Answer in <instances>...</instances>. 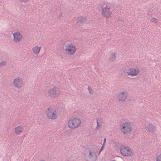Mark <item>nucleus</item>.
<instances>
[{
  "mask_svg": "<svg viewBox=\"0 0 161 161\" xmlns=\"http://www.w3.org/2000/svg\"><path fill=\"white\" fill-rule=\"evenodd\" d=\"M126 91H124L121 92L120 94L118 96V97H119V101H124L127 98L128 95L126 94Z\"/></svg>",
  "mask_w": 161,
  "mask_h": 161,
  "instance_id": "11",
  "label": "nucleus"
},
{
  "mask_svg": "<svg viewBox=\"0 0 161 161\" xmlns=\"http://www.w3.org/2000/svg\"><path fill=\"white\" fill-rule=\"evenodd\" d=\"M97 127H99L100 125H101L99 123H97Z\"/></svg>",
  "mask_w": 161,
  "mask_h": 161,
  "instance_id": "25",
  "label": "nucleus"
},
{
  "mask_svg": "<svg viewBox=\"0 0 161 161\" xmlns=\"http://www.w3.org/2000/svg\"><path fill=\"white\" fill-rule=\"evenodd\" d=\"M13 35L14 37L13 39L14 42H18L21 41L22 36L20 35V32H17L14 33Z\"/></svg>",
  "mask_w": 161,
  "mask_h": 161,
  "instance_id": "10",
  "label": "nucleus"
},
{
  "mask_svg": "<svg viewBox=\"0 0 161 161\" xmlns=\"http://www.w3.org/2000/svg\"><path fill=\"white\" fill-rule=\"evenodd\" d=\"M61 14H59V16H61Z\"/></svg>",
  "mask_w": 161,
  "mask_h": 161,
  "instance_id": "32",
  "label": "nucleus"
},
{
  "mask_svg": "<svg viewBox=\"0 0 161 161\" xmlns=\"http://www.w3.org/2000/svg\"><path fill=\"white\" fill-rule=\"evenodd\" d=\"M121 126L122 128L121 129V131L124 134L127 135L131 132V126L129 123L127 122L123 123L122 125Z\"/></svg>",
  "mask_w": 161,
  "mask_h": 161,
  "instance_id": "6",
  "label": "nucleus"
},
{
  "mask_svg": "<svg viewBox=\"0 0 161 161\" xmlns=\"http://www.w3.org/2000/svg\"><path fill=\"white\" fill-rule=\"evenodd\" d=\"M157 161H161V154L157 157Z\"/></svg>",
  "mask_w": 161,
  "mask_h": 161,
  "instance_id": "20",
  "label": "nucleus"
},
{
  "mask_svg": "<svg viewBox=\"0 0 161 161\" xmlns=\"http://www.w3.org/2000/svg\"><path fill=\"white\" fill-rule=\"evenodd\" d=\"M40 48L41 47H38L37 46L33 47L32 48L33 53L36 54H37L40 50Z\"/></svg>",
  "mask_w": 161,
  "mask_h": 161,
  "instance_id": "16",
  "label": "nucleus"
},
{
  "mask_svg": "<svg viewBox=\"0 0 161 161\" xmlns=\"http://www.w3.org/2000/svg\"><path fill=\"white\" fill-rule=\"evenodd\" d=\"M103 119H101L98 118L97 120V123H99L101 125L102 124V122Z\"/></svg>",
  "mask_w": 161,
  "mask_h": 161,
  "instance_id": "19",
  "label": "nucleus"
},
{
  "mask_svg": "<svg viewBox=\"0 0 161 161\" xmlns=\"http://www.w3.org/2000/svg\"><path fill=\"white\" fill-rule=\"evenodd\" d=\"M88 89L90 91V88H89V87H88Z\"/></svg>",
  "mask_w": 161,
  "mask_h": 161,
  "instance_id": "30",
  "label": "nucleus"
},
{
  "mask_svg": "<svg viewBox=\"0 0 161 161\" xmlns=\"http://www.w3.org/2000/svg\"><path fill=\"white\" fill-rule=\"evenodd\" d=\"M65 47L66 52L70 55L74 54L76 51V47L71 43L65 44Z\"/></svg>",
  "mask_w": 161,
  "mask_h": 161,
  "instance_id": "7",
  "label": "nucleus"
},
{
  "mask_svg": "<svg viewBox=\"0 0 161 161\" xmlns=\"http://www.w3.org/2000/svg\"><path fill=\"white\" fill-rule=\"evenodd\" d=\"M102 14L104 17H108L111 15L112 13V12L109 10H105L104 9V8H102Z\"/></svg>",
  "mask_w": 161,
  "mask_h": 161,
  "instance_id": "12",
  "label": "nucleus"
},
{
  "mask_svg": "<svg viewBox=\"0 0 161 161\" xmlns=\"http://www.w3.org/2000/svg\"><path fill=\"white\" fill-rule=\"evenodd\" d=\"M23 128L22 125H19L15 128V133L19 135L23 131Z\"/></svg>",
  "mask_w": 161,
  "mask_h": 161,
  "instance_id": "14",
  "label": "nucleus"
},
{
  "mask_svg": "<svg viewBox=\"0 0 161 161\" xmlns=\"http://www.w3.org/2000/svg\"><path fill=\"white\" fill-rule=\"evenodd\" d=\"M145 128L150 132H154L156 130V127L152 124H149Z\"/></svg>",
  "mask_w": 161,
  "mask_h": 161,
  "instance_id": "13",
  "label": "nucleus"
},
{
  "mask_svg": "<svg viewBox=\"0 0 161 161\" xmlns=\"http://www.w3.org/2000/svg\"><path fill=\"white\" fill-rule=\"evenodd\" d=\"M124 21V20H122V19H118V21Z\"/></svg>",
  "mask_w": 161,
  "mask_h": 161,
  "instance_id": "24",
  "label": "nucleus"
},
{
  "mask_svg": "<svg viewBox=\"0 0 161 161\" xmlns=\"http://www.w3.org/2000/svg\"><path fill=\"white\" fill-rule=\"evenodd\" d=\"M120 153L123 155L126 156H131V150L128 146H125L124 145L121 146L120 148Z\"/></svg>",
  "mask_w": 161,
  "mask_h": 161,
  "instance_id": "2",
  "label": "nucleus"
},
{
  "mask_svg": "<svg viewBox=\"0 0 161 161\" xmlns=\"http://www.w3.org/2000/svg\"><path fill=\"white\" fill-rule=\"evenodd\" d=\"M87 19L86 17H84L82 16L80 17V18L77 19L76 23L78 24L80 23V24H82L87 21Z\"/></svg>",
  "mask_w": 161,
  "mask_h": 161,
  "instance_id": "15",
  "label": "nucleus"
},
{
  "mask_svg": "<svg viewBox=\"0 0 161 161\" xmlns=\"http://www.w3.org/2000/svg\"><path fill=\"white\" fill-rule=\"evenodd\" d=\"M19 1L21 2H24L25 3H26L28 2L29 0H19Z\"/></svg>",
  "mask_w": 161,
  "mask_h": 161,
  "instance_id": "22",
  "label": "nucleus"
},
{
  "mask_svg": "<svg viewBox=\"0 0 161 161\" xmlns=\"http://www.w3.org/2000/svg\"><path fill=\"white\" fill-rule=\"evenodd\" d=\"M47 116L48 119H54L57 117L56 112L55 109L53 108L47 109L46 112Z\"/></svg>",
  "mask_w": 161,
  "mask_h": 161,
  "instance_id": "4",
  "label": "nucleus"
},
{
  "mask_svg": "<svg viewBox=\"0 0 161 161\" xmlns=\"http://www.w3.org/2000/svg\"><path fill=\"white\" fill-rule=\"evenodd\" d=\"M115 53H113L111 55L110 59L112 61H113L116 58L115 56Z\"/></svg>",
  "mask_w": 161,
  "mask_h": 161,
  "instance_id": "17",
  "label": "nucleus"
},
{
  "mask_svg": "<svg viewBox=\"0 0 161 161\" xmlns=\"http://www.w3.org/2000/svg\"><path fill=\"white\" fill-rule=\"evenodd\" d=\"M6 62L3 61L2 62H1L0 63V66H1V65H3V66L6 65Z\"/></svg>",
  "mask_w": 161,
  "mask_h": 161,
  "instance_id": "21",
  "label": "nucleus"
},
{
  "mask_svg": "<svg viewBox=\"0 0 161 161\" xmlns=\"http://www.w3.org/2000/svg\"><path fill=\"white\" fill-rule=\"evenodd\" d=\"M81 121L79 119H74L70 120L68 123V127L71 129L75 128L81 123Z\"/></svg>",
  "mask_w": 161,
  "mask_h": 161,
  "instance_id": "3",
  "label": "nucleus"
},
{
  "mask_svg": "<svg viewBox=\"0 0 161 161\" xmlns=\"http://www.w3.org/2000/svg\"><path fill=\"white\" fill-rule=\"evenodd\" d=\"M106 138H105L104 140L103 144H105V142H106Z\"/></svg>",
  "mask_w": 161,
  "mask_h": 161,
  "instance_id": "27",
  "label": "nucleus"
},
{
  "mask_svg": "<svg viewBox=\"0 0 161 161\" xmlns=\"http://www.w3.org/2000/svg\"><path fill=\"white\" fill-rule=\"evenodd\" d=\"M14 86L19 89L21 88L23 86V81L22 78L17 77L13 81Z\"/></svg>",
  "mask_w": 161,
  "mask_h": 161,
  "instance_id": "8",
  "label": "nucleus"
},
{
  "mask_svg": "<svg viewBox=\"0 0 161 161\" xmlns=\"http://www.w3.org/2000/svg\"><path fill=\"white\" fill-rule=\"evenodd\" d=\"M103 145H104V144H103L102 147V148L103 147Z\"/></svg>",
  "mask_w": 161,
  "mask_h": 161,
  "instance_id": "31",
  "label": "nucleus"
},
{
  "mask_svg": "<svg viewBox=\"0 0 161 161\" xmlns=\"http://www.w3.org/2000/svg\"><path fill=\"white\" fill-rule=\"evenodd\" d=\"M86 154V158L88 161H96L97 159V154L93 150H91L85 151ZM86 156V155H85Z\"/></svg>",
  "mask_w": 161,
  "mask_h": 161,
  "instance_id": "1",
  "label": "nucleus"
},
{
  "mask_svg": "<svg viewBox=\"0 0 161 161\" xmlns=\"http://www.w3.org/2000/svg\"><path fill=\"white\" fill-rule=\"evenodd\" d=\"M151 21L152 22H154L155 23H156L158 21L157 19L154 18H151Z\"/></svg>",
  "mask_w": 161,
  "mask_h": 161,
  "instance_id": "18",
  "label": "nucleus"
},
{
  "mask_svg": "<svg viewBox=\"0 0 161 161\" xmlns=\"http://www.w3.org/2000/svg\"><path fill=\"white\" fill-rule=\"evenodd\" d=\"M60 94L59 89L55 86L49 90L48 95L52 98H55L58 97Z\"/></svg>",
  "mask_w": 161,
  "mask_h": 161,
  "instance_id": "5",
  "label": "nucleus"
},
{
  "mask_svg": "<svg viewBox=\"0 0 161 161\" xmlns=\"http://www.w3.org/2000/svg\"><path fill=\"white\" fill-rule=\"evenodd\" d=\"M129 70L130 71L127 72L128 74L133 76L137 75L139 72V69L137 67L130 68Z\"/></svg>",
  "mask_w": 161,
  "mask_h": 161,
  "instance_id": "9",
  "label": "nucleus"
},
{
  "mask_svg": "<svg viewBox=\"0 0 161 161\" xmlns=\"http://www.w3.org/2000/svg\"><path fill=\"white\" fill-rule=\"evenodd\" d=\"M103 150L102 147H101V148L100 149L99 151V154Z\"/></svg>",
  "mask_w": 161,
  "mask_h": 161,
  "instance_id": "26",
  "label": "nucleus"
},
{
  "mask_svg": "<svg viewBox=\"0 0 161 161\" xmlns=\"http://www.w3.org/2000/svg\"><path fill=\"white\" fill-rule=\"evenodd\" d=\"M103 8H104V9L105 10H109V9H110V7L108 8V6H106L105 7H103Z\"/></svg>",
  "mask_w": 161,
  "mask_h": 161,
  "instance_id": "23",
  "label": "nucleus"
},
{
  "mask_svg": "<svg viewBox=\"0 0 161 161\" xmlns=\"http://www.w3.org/2000/svg\"><path fill=\"white\" fill-rule=\"evenodd\" d=\"M61 14H59V16H61Z\"/></svg>",
  "mask_w": 161,
  "mask_h": 161,
  "instance_id": "33",
  "label": "nucleus"
},
{
  "mask_svg": "<svg viewBox=\"0 0 161 161\" xmlns=\"http://www.w3.org/2000/svg\"><path fill=\"white\" fill-rule=\"evenodd\" d=\"M92 90H90V91H89V93H90V94L92 93Z\"/></svg>",
  "mask_w": 161,
  "mask_h": 161,
  "instance_id": "29",
  "label": "nucleus"
},
{
  "mask_svg": "<svg viewBox=\"0 0 161 161\" xmlns=\"http://www.w3.org/2000/svg\"><path fill=\"white\" fill-rule=\"evenodd\" d=\"M151 11H150L149 12H148L147 14L148 15H150L151 14Z\"/></svg>",
  "mask_w": 161,
  "mask_h": 161,
  "instance_id": "28",
  "label": "nucleus"
}]
</instances>
